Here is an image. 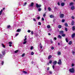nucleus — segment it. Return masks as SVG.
Returning a JSON list of instances; mask_svg holds the SVG:
<instances>
[{"label": "nucleus", "mask_w": 75, "mask_h": 75, "mask_svg": "<svg viewBox=\"0 0 75 75\" xmlns=\"http://www.w3.org/2000/svg\"><path fill=\"white\" fill-rule=\"evenodd\" d=\"M69 71L71 73H74V72H75V69H74V68L73 67L71 69H69Z\"/></svg>", "instance_id": "obj_1"}, {"label": "nucleus", "mask_w": 75, "mask_h": 75, "mask_svg": "<svg viewBox=\"0 0 75 75\" xmlns=\"http://www.w3.org/2000/svg\"><path fill=\"white\" fill-rule=\"evenodd\" d=\"M36 7L38 8H40V7H41V5H38V4L37 3L36 4Z\"/></svg>", "instance_id": "obj_2"}, {"label": "nucleus", "mask_w": 75, "mask_h": 75, "mask_svg": "<svg viewBox=\"0 0 75 75\" xmlns=\"http://www.w3.org/2000/svg\"><path fill=\"white\" fill-rule=\"evenodd\" d=\"M62 63V62H61V59H59V60L58 62H57L58 64L59 65H61Z\"/></svg>", "instance_id": "obj_3"}, {"label": "nucleus", "mask_w": 75, "mask_h": 75, "mask_svg": "<svg viewBox=\"0 0 75 75\" xmlns=\"http://www.w3.org/2000/svg\"><path fill=\"white\" fill-rule=\"evenodd\" d=\"M6 51L5 50H3L2 52H1L3 55H5V54H6Z\"/></svg>", "instance_id": "obj_4"}, {"label": "nucleus", "mask_w": 75, "mask_h": 75, "mask_svg": "<svg viewBox=\"0 0 75 75\" xmlns=\"http://www.w3.org/2000/svg\"><path fill=\"white\" fill-rule=\"evenodd\" d=\"M57 64V62L56 61H54L53 63V64L54 65H55Z\"/></svg>", "instance_id": "obj_5"}, {"label": "nucleus", "mask_w": 75, "mask_h": 75, "mask_svg": "<svg viewBox=\"0 0 75 75\" xmlns=\"http://www.w3.org/2000/svg\"><path fill=\"white\" fill-rule=\"evenodd\" d=\"M59 34H64V31L63 30H60L59 31Z\"/></svg>", "instance_id": "obj_6"}, {"label": "nucleus", "mask_w": 75, "mask_h": 75, "mask_svg": "<svg viewBox=\"0 0 75 75\" xmlns=\"http://www.w3.org/2000/svg\"><path fill=\"white\" fill-rule=\"evenodd\" d=\"M64 15L63 14H61L60 16V18H63L64 17Z\"/></svg>", "instance_id": "obj_7"}, {"label": "nucleus", "mask_w": 75, "mask_h": 75, "mask_svg": "<svg viewBox=\"0 0 75 75\" xmlns=\"http://www.w3.org/2000/svg\"><path fill=\"white\" fill-rule=\"evenodd\" d=\"M75 24V22L73 20L72 21L71 23V25H74Z\"/></svg>", "instance_id": "obj_8"}, {"label": "nucleus", "mask_w": 75, "mask_h": 75, "mask_svg": "<svg viewBox=\"0 0 75 75\" xmlns=\"http://www.w3.org/2000/svg\"><path fill=\"white\" fill-rule=\"evenodd\" d=\"M74 37H75V33H74L71 35V37L72 38H74Z\"/></svg>", "instance_id": "obj_9"}, {"label": "nucleus", "mask_w": 75, "mask_h": 75, "mask_svg": "<svg viewBox=\"0 0 75 75\" xmlns=\"http://www.w3.org/2000/svg\"><path fill=\"white\" fill-rule=\"evenodd\" d=\"M3 57V55L1 54H0V59H2Z\"/></svg>", "instance_id": "obj_10"}, {"label": "nucleus", "mask_w": 75, "mask_h": 75, "mask_svg": "<svg viewBox=\"0 0 75 75\" xmlns=\"http://www.w3.org/2000/svg\"><path fill=\"white\" fill-rule=\"evenodd\" d=\"M71 9L72 10H74L75 9V6H71Z\"/></svg>", "instance_id": "obj_11"}, {"label": "nucleus", "mask_w": 75, "mask_h": 75, "mask_svg": "<svg viewBox=\"0 0 75 75\" xmlns=\"http://www.w3.org/2000/svg\"><path fill=\"white\" fill-rule=\"evenodd\" d=\"M57 27L59 28H62V26L61 25H59Z\"/></svg>", "instance_id": "obj_12"}, {"label": "nucleus", "mask_w": 75, "mask_h": 75, "mask_svg": "<svg viewBox=\"0 0 75 75\" xmlns=\"http://www.w3.org/2000/svg\"><path fill=\"white\" fill-rule=\"evenodd\" d=\"M72 44V42L71 41H69L68 43V44H69V45H71Z\"/></svg>", "instance_id": "obj_13"}, {"label": "nucleus", "mask_w": 75, "mask_h": 75, "mask_svg": "<svg viewBox=\"0 0 75 75\" xmlns=\"http://www.w3.org/2000/svg\"><path fill=\"white\" fill-rule=\"evenodd\" d=\"M50 18H54V16L53 15H51L50 16Z\"/></svg>", "instance_id": "obj_14"}, {"label": "nucleus", "mask_w": 75, "mask_h": 75, "mask_svg": "<svg viewBox=\"0 0 75 75\" xmlns=\"http://www.w3.org/2000/svg\"><path fill=\"white\" fill-rule=\"evenodd\" d=\"M34 3L33 2H32L31 4H30V7H33V6H34Z\"/></svg>", "instance_id": "obj_15"}, {"label": "nucleus", "mask_w": 75, "mask_h": 75, "mask_svg": "<svg viewBox=\"0 0 75 75\" xmlns=\"http://www.w3.org/2000/svg\"><path fill=\"white\" fill-rule=\"evenodd\" d=\"M72 30L73 31H75V26H73L72 27Z\"/></svg>", "instance_id": "obj_16"}, {"label": "nucleus", "mask_w": 75, "mask_h": 75, "mask_svg": "<svg viewBox=\"0 0 75 75\" xmlns=\"http://www.w3.org/2000/svg\"><path fill=\"white\" fill-rule=\"evenodd\" d=\"M52 58V56L50 55L48 57V59H50V58Z\"/></svg>", "instance_id": "obj_17"}, {"label": "nucleus", "mask_w": 75, "mask_h": 75, "mask_svg": "<svg viewBox=\"0 0 75 75\" xmlns=\"http://www.w3.org/2000/svg\"><path fill=\"white\" fill-rule=\"evenodd\" d=\"M64 25L66 27H68V24L67 23H65L64 24Z\"/></svg>", "instance_id": "obj_18"}, {"label": "nucleus", "mask_w": 75, "mask_h": 75, "mask_svg": "<svg viewBox=\"0 0 75 75\" xmlns=\"http://www.w3.org/2000/svg\"><path fill=\"white\" fill-rule=\"evenodd\" d=\"M57 54L58 55H61V52L58 51L57 52Z\"/></svg>", "instance_id": "obj_19"}, {"label": "nucleus", "mask_w": 75, "mask_h": 75, "mask_svg": "<svg viewBox=\"0 0 75 75\" xmlns=\"http://www.w3.org/2000/svg\"><path fill=\"white\" fill-rule=\"evenodd\" d=\"M65 5V3H62L61 4V5L62 6H64Z\"/></svg>", "instance_id": "obj_20"}, {"label": "nucleus", "mask_w": 75, "mask_h": 75, "mask_svg": "<svg viewBox=\"0 0 75 75\" xmlns=\"http://www.w3.org/2000/svg\"><path fill=\"white\" fill-rule=\"evenodd\" d=\"M58 38H60V39H61V38H62V37L61 35H58Z\"/></svg>", "instance_id": "obj_21"}, {"label": "nucleus", "mask_w": 75, "mask_h": 75, "mask_svg": "<svg viewBox=\"0 0 75 75\" xmlns=\"http://www.w3.org/2000/svg\"><path fill=\"white\" fill-rule=\"evenodd\" d=\"M48 10L50 11H51V8L50 7H49L48 8Z\"/></svg>", "instance_id": "obj_22"}, {"label": "nucleus", "mask_w": 75, "mask_h": 75, "mask_svg": "<svg viewBox=\"0 0 75 75\" xmlns=\"http://www.w3.org/2000/svg\"><path fill=\"white\" fill-rule=\"evenodd\" d=\"M21 31V30H20V29H18L16 31V32H20Z\"/></svg>", "instance_id": "obj_23"}, {"label": "nucleus", "mask_w": 75, "mask_h": 75, "mask_svg": "<svg viewBox=\"0 0 75 75\" xmlns=\"http://www.w3.org/2000/svg\"><path fill=\"white\" fill-rule=\"evenodd\" d=\"M11 26H10V25H8L7 26V29L10 28Z\"/></svg>", "instance_id": "obj_24"}, {"label": "nucleus", "mask_w": 75, "mask_h": 75, "mask_svg": "<svg viewBox=\"0 0 75 75\" xmlns=\"http://www.w3.org/2000/svg\"><path fill=\"white\" fill-rule=\"evenodd\" d=\"M65 40H66L67 42H68L69 41H68V38H66L65 39Z\"/></svg>", "instance_id": "obj_25"}, {"label": "nucleus", "mask_w": 75, "mask_h": 75, "mask_svg": "<svg viewBox=\"0 0 75 75\" xmlns=\"http://www.w3.org/2000/svg\"><path fill=\"white\" fill-rule=\"evenodd\" d=\"M2 12H3V10L1 9L0 11V16L2 14Z\"/></svg>", "instance_id": "obj_26"}, {"label": "nucleus", "mask_w": 75, "mask_h": 75, "mask_svg": "<svg viewBox=\"0 0 75 75\" xmlns=\"http://www.w3.org/2000/svg\"><path fill=\"white\" fill-rule=\"evenodd\" d=\"M38 11H41V8H39L38 9Z\"/></svg>", "instance_id": "obj_27"}, {"label": "nucleus", "mask_w": 75, "mask_h": 75, "mask_svg": "<svg viewBox=\"0 0 75 75\" xmlns=\"http://www.w3.org/2000/svg\"><path fill=\"white\" fill-rule=\"evenodd\" d=\"M70 6H72V5H73L74 4V3L73 2H71L69 4Z\"/></svg>", "instance_id": "obj_28"}, {"label": "nucleus", "mask_w": 75, "mask_h": 75, "mask_svg": "<svg viewBox=\"0 0 75 75\" xmlns=\"http://www.w3.org/2000/svg\"><path fill=\"white\" fill-rule=\"evenodd\" d=\"M2 47H3L4 48H6V46H5L3 43L2 44Z\"/></svg>", "instance_id": "obj_29"}, {"label": "nucleus", "mask_w": 75, "mask_h": 75, "mask_svg": "<svg viewBox=\"0 0 75 75\" xmlns=\"http://www.w3.org/2000/svg\"><path fill=\"white\" fill-rule=\"evenodd\" d=\"M62 37H65V34H64V33H63L62 34Z\"/></svg>", "instance_id": "obj_30"}, {"label": "nucleus", "mask_w": 75, "mask_h": 75, "mask_svg": "<svg viewBox=\"0 0 75 75\" xmlns=\"http://www.w3.org/2000/svg\"><path fill=\"white\" fill-rule=\"evenodd\" d=\"M47 28H51V26H50V25H48L47 26Z\"/></svg>", "instance_id": "obj_31"}, {"label": "nucleus", "mask_w": 75, "mask_h": 75, "mask_svg": "<svg viewBox=\"0 0 75 75\" xmlns=\"http://www.w3.org/2000/svg\"><path fill=\"white\" fill-rule=\"evenodd\" d=\"M23 72L25 74H27V72H26L25 71H23Z\"/></svg>", "instance_id": "obj_32"}, {"label": "nucleus", "mask_w": 75, "mask_h": 75, "mask_svg": "<svg viewBox=\"0 0 75 75\" xmlns=\"http://www.w3.org/2000/svg\"><path fill=\"white\" fill-rule=\"evenodd\" d=\"M49 72L50 73V74L51 75H52V71H49Z\"/></svg>", "instance_id": "obj_33"}, {"label": "nucleus", "mask_w": 75, "mask_h": 75, "mask_svg": "<svg viewBox=\"0 0 75 75\" xmlns=\"http://www.w3.org/2000/svg\"><path fill=\"white\" fill-rule=\"evenodd\" d=\"M34 54V53L33 52H32L31 53V55H33Z\"/></svg>", "instance_id": "obj_34"}, {"label": "nucleus", "mask_w": 75, "mask_h": 75, "mask_svg": "<svg viewBox=\"0 0 75 75\" xmlns=\"http://www.w3.org/2000/svg\"><path fill=\"white\" fill-rule=\"evenodd\" d=\"M3 64H4V61H2L1 62V64L2 65H3Z\"/></svg>", "instance_id": "obj_35"}, {"label": "nucleus", "mask_w": 75, "mask_h": 75, "mask_svg": "<svg viewBox=\"0 0 75 75\" xmlns=\"http://www.w3.org/2000/svg\"><path fill=\"white\" fill-rule=\"evenodd\" d=\"M65 30L66 31H68V29H67V28H65Z\"/></svg>", "instance_id": "obj_36"}, {"label": "nucleus", "mask_w": 75, "mask_h": 75, "mask_svg": "<svg viewBox=\"0 0 75 75\" xmlns=\"http://www.w3.org/2000/svg\"><path fill=\"white\" fill-rule=\"evenodd\" d=\"M38 25H41V23L40 22H38Z\"/></svg>", "instance_id": "obj_37"}, {"label": "nucleus", "mask_w": 75, "mask_h": 75, "mask_svg": "<svg viewBox=\"0 0 75 75\" xmlns=\"http://www.w3.org/2000/svg\"><path fill=\"white\" fill-rule=\"evenodd\" d=\"M9 44H13V42H8Z\"/></svg>", "instance_id": "obj_38"}, {"label": "nucleus", "mask_w": 75, "mask_h": 75, "mask_svg": "<svg viewBox=\"0 0 75 75\" xmlns=\"http://www.w3.org/2000/svg\"><path fill=\"white\" fill-rule=\"evenodd\" d=\"M26 43H27V41H25V42H23V44H25Z\"/></svg>", "instance_id": "obj_39"}, {"label": "nucleus", "mask_w": 75, "mask_h": 75, "mask_svg": "<svg viewBox=\"0 0 75 75\" xmlns=\"http://www.w3.org/2000/svg\"><path fill=\"white\" fill-rule=\"evenodd\" d=\"M25 53H23V54L22 55V57H24V56H25Z\"/></svg>", "instance_id": "obj_40"}, {"label": "nucleus", "mask_w": 75, "mask_h": 75, "mask_svg": "<svg viewBox=\"0 0 75 75\" xmlns=\"http://www.w3.org/2000/svg\"><path fill=\"white\" fill-rule=\"evenodd\" d=\"M49 64H51V63H52V60H50L49 61Z\"/></svg>", "instance_id": "obj_41"}, {"label": "nucleus", "mask_w": 75, "mask_h": 75, "mask_svg": "<svg viewBox=\"0 0 75 75\" xmlns=\"http://www.w3.org/2000/svg\"><path fill=\"white\" fill-rule=\"evenodd\" d=\"M18 50H16L15 51V53H17L18 52Z\"/></svg>", "instance_id": "obj_42"}, {"label": "nucleus", "mask_w": 75, "mask_h": 75, "mask_svg": "<svg viewBox=\"0 0 75 75\" xmlns=\"http://www.w3.org/2000/svg\"><path fill=\"white\" fill-rule=\"evenodd\" d=\"M51 49L52 50H53L54 49V47H53L52 46L51 47Z\"/></svg>", "instance_id": "obj_43"}, {"label": "nucleus", "mask_w": 75, "mask_h": 75, "mask_svg": "<svg viewBox=\"0 0 75 75\" xmlns=\"http://www.w3.org/2000/svg\"><path fill=\"white\" fill-rule=\"evenodd\" d=\"M47 71H48L49 70H50V67H47Z\"/></svg>", "instance_id": "obj_44"}, {"label": "nucleus", "mask_w": 75, "mask_h": 75, "mask_svg": "<svg viewBox=\"0 0 75 75\" xmlns=\"http://www.w3.org/2000/svg\"><path fill=\"white\" fill-rule=\"evenodd\" d=\"M64 21H65V20H64V19H63V20H62V23H64Z\"/></svg>", "instance_id": "obj_45"}, {"label": "nucleus", "mask_w": 75, "mask_h": 75, "mask_svg": "<svg viewBox=\"0 0 75 75\" xmlns=\"http://www.w3.org/2000/svg\"><path fill=\"white\" fill-rule=\"evenodd\" d=\"M33 46H32L30 47V50H33Z\"/></svg>", "instance_id": "obj_46"}, {"label": "nucleus", "mask_w": 75, "mask_h": 75, "mask_svg": "<svg viewBox=\"0 0 75 75\" xmlns=\"http://www.w3.org/2000/svg\"><path fill=\"white\" fill-rule=\"evenodd\" d=\"M28 33H30L31 32V30H28Z\"/></svg>", "instance_id": "obj_47"}, {"label": "nucleus", "mask_w": 75, "mask_h": 75, "mask_svg": "<svg viewBox=\"0 0 75 75\" xmlns=\"http://www.w3.org/2000/svg\"><path fill=\"white\" fill-rule=\"evenodd\" d=\"M37 19H38V20H39V19H40V16L38 17H37Z\"/></svg>", "instance_id": "obj_48"}, {"label": "nucleus", "mask_w": 75, "mask_h": 75, "mask_svg": "<svg viewBox=\"0 0 75 75\" xmlns=\"http://www.w3.org/2000/svg\"><path fill=\"white\" fill-rule=\"evenodd\" d=\"M57 4L59 6L60 5V4L59 3V2H58L57 3Z\"/></svg>", "instance_id": "obj_49"}, {"label": "nucleus", "mask_w": 75, "mask_h": 75, "mask_svg": "<svg viewBox=\"0 0 75 75\" xmlns=\"http://www.w3.org/2000/svg\"><path fill=\"white\" fill-rule=\"evenodd\" d=\"M42 21H44V18H42Z\"/></svg>", "instance_id": "obj_50"}, {"label": "nucleus", "mask_w": 75, "mask_h": 75, "mask_svg": "<svg viewBox=\"0 0 75 75\" xmlns=\"http://www.w3.org/2000/svg\"><path fill=\"white\" fill-rule=\"evenodd\" d=\"M52 67L53 68V69H54V68H55V66H54V65H53Z\"/></svg>", "instance_id": "obj_51"}, {"label": "nucleus", "mask_w": 75, "mask_h": 75, "mask_svg": "<svg viewBox=\"0 0 75 75\" xmlns=\"http://www.w3.org/2000/svg\"><path fill=\"white\" fill-rule=\"evenodd\" d=\"M33 21H36V20L35 18H33Z\"/></svg>", "instance_id": "obj_52"}, {"label": "nucleus", "mask_w": 75, "mask_h": 75, "mask_svg": "<svg viewBox=\"0 0 75 75\" xmlns=\"http://www.w3.org/2000/svg\"><path fill=\"white\" fill-rule=\"evenodd\" d=\"M72 52L73 53V55H74V54H75V52H74V51H72Z\"/></svg>", "instance_id": "obj_53"}, {"label": "nucleus", "mask_w": 75, "mask_h": 75, "mask_svg": "<svg viewBox=\"0 0 75 75\" xmlns=\"http://www.w3.org/2000/svg\"><path fill=\"white\" fill-rule=\"evenodd\" d=\"M31 33L32 34H34V32H33V31H31Z\"/></svg>", "instance_id": "obj_54"}, {"label": "nucleus", "mask_w": 75, "mask_h": 75, "mask_svg": "<svg viewBox=\"0 0 75 75\" xmlns=\"http://www.w3.org/2000/svg\"><path fill=\"white\" fill-rule=\"evenodd\" d=\"M71 18H72L73 20L75 18V17L74 16H72Z\"/></svg>", "instance_id": "obj_55"}, {"label": "nucleus", "mask_w": 75, "mask_h": 75, "mask_svg": "<svg viewBox=\"0 0 75 75\" xmlns=\"http://www.w3.org/2000/svg\"><path fill=\"white\" fill-rule=\"evenodd\" d=\"M26 40H27V38H25L24 39V41H26Z\"/></svg>", "instance_id": "obj_56"}, {"label": "nucleus", "mask_w": 75, "mask_h": 75, "mask_svg": "<svg viewBox=\"0 0 75 75\" xmlns=\"http://www.w3.org/2000/svg\"><path fill=\"white\" fill-rule=\"evenodd\" d=\"M43 16L44 17H45V16H46V14H45V13H44L43 15Z\"/></svg>", "instance_id": "obj_57"}, {"label": "nucleus", "mask_w": 75, "mask_h": 75, "mask_svg": "<svg viewBox=\"0 0 75 75\" xmlns=\"http://www.w3.org/2000/svg\"><path fill=\"white\" fill-rule=\"evenodd\" d=\"M18 33H17L16 34V37H17V36L18 35Z\"/></svg>", "instance_id": "obj_58"}, {"label": "nucleus", "mask_w": 75, "mask_h": 75, "mask_svg": "<svg viewBox=\"0 0 75 75\" xmlns=\"http://www.w3.org/2000/svg\"><path fill=\"white\" fill-rule=\"evenodd\" d=\"M40 48H41V49H42V45L40 46Z\"/></svg>", "instance_id": "obj_59"}, {"label": "nucleus", "mask_w": 75, "mask_h": 75, "mask_svg": "<svg viewBox=\"0 0 75 75\" xmlns=\"http://www.w3.org/2000/svg\"><path fill=\"white\" fill-rule=\"evenodd\" d=\"M54 40H57V38L56 37L54 38Z\"/></svg>", "instance_id": "obj_60"}, {"label": "nucleus", "mask_w": 75, "mask_h": 75, "mask_svg": "<svg viewBox=\"0 0 75 75\" xmlns=\"http://www.w3.org/2000/svg\"><path fill=\"white\" fill-rule=\"evenodd\" d=\"M50 41H51V43H53V41H52V40H50Z\"/></svg>", "instance_id": "obj_61"}, {"label": "nucleus", "mask_w": 75, "mask_h": 75, "mask_svg": "<svg viewBox=\"0 0 75 75\" xmlns=\"http://www.w3.org/2000/svg\"><path fill=\"white\" fill-rule=\"evenodd\" d=\"M71 66L72 67H74V64H72Z\"/></svg>", "instance_id": "obj_62"}, {"label": "nucleus", "mask_w": 75, "mask_h": 75, "mask_svg": "<svg viewBox=\"0 0 75 75\" xmlns=\"http://www.w3.org/2000/svg\"><path fill=\"white\" fill-rule=\"evenodd\" d=\"M9 47H11V46H12V45L10 44L9 45Z\"/></svg>", "instance_id": "obj_63"}, {"label": "nucleus", "mask_w": 75, "mask_h": 75, "mask_svg": "<svg viewBox=\"0 0 75 75\" xmlns=\"http://www.w3.org/2000/svg\"><path fill=\"white\" fill-rule=\"evenodd\" d=\"M54 9H57V8L56 7H54Z\"/></svg>", "instance_id": "obj_64"}]
</instances>
